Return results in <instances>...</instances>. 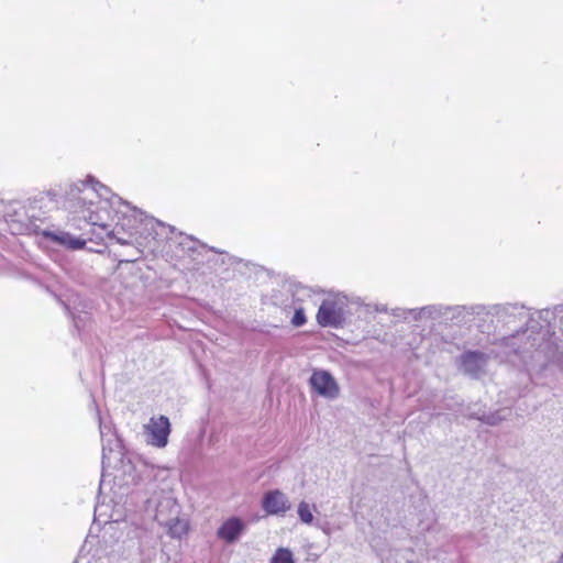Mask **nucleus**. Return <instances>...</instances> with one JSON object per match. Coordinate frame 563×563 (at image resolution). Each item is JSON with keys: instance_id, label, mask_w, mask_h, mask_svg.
<instances>
[{"instance_id": "1", "label": "nucleus", "mask_w": 563, "mask_h": 563, "mask_svg": "<svg viewBox=\"0 0 563 563\" xmlns=\"http://www.w3.org/2000/svg\"><path fill=\"white\" fill-rule=\"evenodd\" d=\"M79 189L85 194L80 197L84 205L87 200L93 205L92 198H100L98 210L89 209L88 214L84 212L85 217L106 231L110 240L121 245H134L132 257L125 262H134L144 253H161L165 242L174 233V227L145 214L104 185H100V189H87L77 185L73 192Z\"/></svg>"}, {"instance_id": "2", "label": "nucleus", "mask_w": 563, "mask_h": 563, "mask_svg": "<svg viewBox=\"0 0 563 563\" xmlns=\"http://www.w3.org/2000/svg\"><path fill=\"white\" fill-rule=\"evenodd\" d=\"M562 311L563 305H558L554 311L542 309L531 314L527 312L526 327L500 338L501 350L495 355L522 367L529 379L534 382L559 354L550 324L554 313Z\"/></svg>"}, {"instance_id": "3", "label": "nucleus", "mask_w": 563, "mask_h": 563, "mask_svg": "<svg viewBox=\"0 0 563 563\" xmlns=\"http://www.w3.org/2000/svg\"><path fill=\"white\" fill-rule=\"evenodd\" d=\"M349 298L340 292L329 294L319 306L317 322L322 328H343L351 312L349 311Z\"/></svg>"}, {"instance_id": "4", "label": "nucleus", "mask_w": 563, "mask_h": 563, "mask_svg": "<svg viewBox=\"0 0 563 563\" xmlns=\"http://www.w3.org/2000/svg\"><path fill=\"white\" fill-rule=\"evenodd\" d=\"M499 341L495 340L493 345L495 346L488 353L479 351V350H467L460 354L455 360V365L457 369L465 376L472 379L482 378L486 372L490 357H495L500 362L509 363V361L501 360L495 355L496 352L501 350L499 345ZM510 364H512L510 362Z\"/></svg>"}, {"instance_id": "5", "label": "nucleus", "mask_w": 563, "mask_h": 563, "mask_svg": "<svg viewBox=\"0 0 563 563\" xmlns=\"http://www.w3.org/2000/svg\"><path fill=\"white\" fill-rule=\"evenodd\" d=\"M206 249L207 246L194 236L183 232H176L174 228V233L169 235L161 253L178 260L190 257L197 261L196 255H200Z\"/></svg>"}, {"instance_id": "6", "label": "nucleus", "mask_w": 563, "mask_h": 563, "mask_svg": "<svg viewBox=\"0 0 563 563\" xmlns=\"http://www.w3.org/2000/svg\"><path fill=\"white\" fill-rule=\"evenodd\" d=\"M77 185H82L85 186V188L87 189H92V188H96V189H100V183L98 180H96L92 176H88L86 180H80L78 183H75V184H71L70 187H69V190L67 191V195L69 197V200L73 202V208H75L74 212H76L78 214V218L80 219H84L85 221H87L92 228V231H96V228L98 230H100V238H102V235H106L107 238H109L107 235V232L103 231L98 224H92L84 214V212L86 214H88V210H92V211H97L98 210V207H99V201H100V198L99 197H93L92 200H93V205L90 203L89 200L86 201V203L84 205L82 201H80V197H84L85 194L81 192V189H79V191H75L73 192V189L75 187H77Z\"/></svg>"}, {"instance_id": "7", "label": "nucleus", "mask_w": 563, "mask_h": 563, "mask_svg": "<svg viewBox=\"0 0 563 563\" xmlns=\"http://www.w3.org/2000/svg\"><path fill=\"white\" fill-rule=\"evenodd\" d=\"M483 316L495 318L496 322L503 327H510L521 322L526 324L527 309L519 303L485 305Z\"/></svg>"}, {"instance_id": "8", "label": "nucleus", "mask_w": 563, "mask_h": 563, "mask_svg": "<svg viewBox=\"0 0 563 563\" xmlns=\"http://www.w3.org/2000/svg\"><path fill=\"white\" fill-rule=\"evenodd\" d=\"M147 443L156 448H165L170 434V422L166 416L152 417L144 426Z\"/></svg>"}, {"instance_id": "9", "label": "nucleus", "mask_w": 563, "mask_h": 563, "mask_svg": "<svg viewBox=\"0 0 563 563\" xmlns=\"http://www.w3.org/2000/svg\"><path fill=\"white\" fill-rule=\"evenodd\" d=\"M445 318L443 322H452L456 325H465L475 320V317L483 316L485 305H456L445 306Z\"/></svg>"}, {"instance_id": "10", "label": "nucleus", "mask_w": 563, "mask_h": 563, "mask_svg": "<svg viewBox=\"0 0 563 563\" xmlns=\"http://www.w3.org/2000/svg\"><path fill=\"white\" fill-rule=\"evenodd\" d=\"M5 222L9 224L12 233L25 234L27 218V201H11L4 210Z\"/></svg>"}, {"instance_id": "11", "label": "nucleus", "mask_w": 563, "mask_h": 563, "mask_svg": "<svg viewBox=\"0 0 563 563\" xmlns=\"http://www.w3.org/2000/svg\"><path fill=\"white\" fill-rule=\"evenodd\" d=\"M309 382L311 387L324 398L335 399L340 395V387L328 371H314Z\"/></svg>"}, {"instance_id": "12", "label": "nucleus", "mask_w": 563, "mask_h": 563, "mask_svg": "<svg viewBox=\"0 0 563 563\" xmlns=\"http://www.w3.org/2000/svg\"><path fill=\"white\" fill-rule=\"evenodd\" d=\"M246 531V523L240 517L232 516L225 519L217 530V538L228 544H233Z\"/></svg>"}, {"instance_id": "13", "label": "nucleus", "mask_w": 563, "mask_h": 563, "mask_svg": "<svg viewBox=\"0 0 563 563\" xmlns=\"http://www.w3.org/2000/svg\"><path fill=\"white\" fill-rule=\"evenodd\" d=\"M262 508L268 515H284L291 508V504L282 490H268L262 498Z\"/></svg>"}, {"instance_id": "14", "label": "nucleus", "mask_w": 563, "mask_h": 563, "mask_svg": "<svg viewBox=\"0 0 563 563\" xmlns=\"http://www.w3.org/2000/svg\"><path fill=\"white\" fill-rule=\"evenodd\" d=\"M99 419V431L102 441V465L104 466L108 457L107 451L111 452L114 446H119V439L115 433V429L110 420H106L100 416Z\"/></svg>"}, {"instance_id": "15", "label": "nucleus", "mask_w": 563, "mask_h": 563, "mask_svg": "<svg viewBox=\"0 0 563 563\" xmlns=\"http://www.w3.org/2000/svg\"><path fill=\"white\" fill-rule=\"evenodd\" d=\"M43 235L59 245L66 246L69 250H80L86 245L85 240L75 238L68 232L43 231Z\"/></svg>"}, {"instance_id": "16", "label": "nucleus", "mask_w": 563, "mask_h": 563, "mask_svg": "<svg viewBox=\"0 0 563 563\" xmlns=\"http://www.w3.org/2000/svg\"><path fill=\"white\" fill-rule=\"evenodd\" d=\"M27 218L29 221L26 224V234L37 233L40 224L43 222L44 219V212L38 206V201H27Z\"/></svg>"}, {"instance_id": "17", "label": "nucleus", "mask_w": 563, "mask_h": 563, "mask_svg": "<svg viewBox=\"0 0 563 563\" xmlns=\"http://www.w3.org/2000/svg\"><path fill=\"white\" fill-rule=\"evenodd\" d=\"M445 305H428L421 307L423 320H433L442 323L445 318Z\"/></svg>"}, {"instance_id": "18", "label": "nucleus", "mask_w": 563, "mask_h": 563, "mask_svg": "<svg viewBox=\"0 0 563 563\" xmlns=\"http://www.w3.org/2000/svg\"><path fill=\"white\" fill-rule=\"evenodd\" d=\"M506 412H507L506 409H501V410H496L494 412L484 413L482 416L472 415L471 417L474 419H477L486 424L496 426L507 418Z\"/></svg>"}, {"instance_id": "19", "label": "nucleus", "mask_w": 563, "mask_h": 563, "mask_svg": "<svg viewBox=\"0 0 563 563\" xmlns=\"http://www.w3.org/2000/svg\"><path fill=\"white\" fill-rule=\"evenodd\" d=\"M269 563H295L294 554L288 548H278Z\"/></svg>"}, {"instance_id": "20", "label": "nucleus", "mask_w": 563, "mask_h": 563, "mask_svg": "<svg viewBox=\"0 0 563 563\" xmlns=\"http://www.w3.org/2000/svg\"><path fill=\"white\" fill-rule=\"evenodd\" d=\"M299 519L302 523L311 525L313 522V514L310 505L306 501H300L297 509Z\"/></svg>"}, {"instance_id": "21", "label": "nucleus", "mask_w": 563, "mask_h": 563, "mask_svg": "<svg viewBox=\"0 0 563 563\" xmlns=\"http://www.w3.org/2000/svg\"><path fill=\"white\" fill-rule=\"evenodd\" d=\"M307 318L305 314V310L302 308H298L295 310V313L291 318V324L296 328L302 327L306 324Z\"/></svg>"}, {"instance_id": "22", "label": "nucleus", "mask_w": 563, "mask_h": 563, "mask_svg": "<svg viewBox=\"0 0 563 563\" xmlns=\"http://www.w3.org/2000/svg\"><path fill=\"white\" fill-rule=\"evenodd\" d=\"M187 532V527L181 521L177 520L174 525L169 527V533L172 537H180L183 533Z\"/></svg>"}, {"instance_id": "23", "label": "nucleus", "mask_w": 563, "mask_h": 563, "mask_svg": "<svg viewBox=\"0 0 563 563\" xmlns=\"http://www.w3.org/2000/svg\"><path fill=\"white\" fill-rule=\"evenodd\" d=\"M404 313L409 317L407 321H420L423 320L421 308L407 309Z\"/></svg>"}, {"instance_id": "24", "label": "nucleus", "mask_w": 563, "mask_h": 563, "mask_svg": "<svg viewBox=\"0 0 563 563\" xmlns=\"http://www.w3.org/2000/svg\"><path fill=\"white\" fill-rule=\"evenodd\" d=\"M407 310V308H395L391 310V314L395 317V318H399V319H402V320H408L409 317H407L406 313H404L405 311Z\"/></svg>"}, {"instance_id": "25", "label": "nucleus", "mask_w": 563, "mask_h": 563, "mask_svg": "<svg viewBox=\"0 0 563 563\" xmlns=\"http://www.w3.org/2000/svg\"><path fill=\"white\" fill-rule=\"evenodd\" d=\"M74 324L79 330L80 329V322L82 321L81 317L73 316Z\"/></svg>"}]
</instances>
